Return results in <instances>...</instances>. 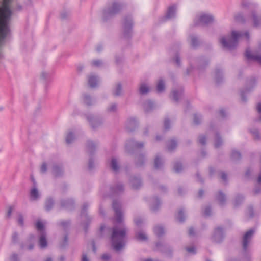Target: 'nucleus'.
<instances>
[{
  "mask_svg": "<svg viewBox=\"0 0 261 261\" xmlns=\"http://www.w3.org/2000/svg\"><path fill=\"white\" fill-rule=\"evenodd\" d=\"M127 230L123 226L114 227L113 229L111 237L112 245L116 250H120L124 245V239L126 234Z\"/></svg>",
  "mask_w": 261,
  "mask_h": 261,
  "instance_id": "f257e3e1",
  "label": "nucleus"
},
{
  "mask_svg": "<svg viewBox=\"0 0 261 261\" xmlns=\"http://www.w3.org/2000/svg\"><path fill=\"white\" fill-rule=\"evenodd\" d=\"M242 34L240 32L232 31L230 36L227 39L225 37L221 38L220 42L224 47L230 49L236 46L238 41L242 37Z\"/></svg>",
  "mask_w": 261,
  "mask_h": 261,
  "instance_id": "f03ea898",
  "label": "nucleus"
},
{
  "mask_svg": "<svg viewBox=\"0 0 261 261\" xmlns=\"http://www.w3.org/2000/svg\"><path fill=\"white\" fill-rule=\"evenodd\" d=\"M214 18L212 15L207 14H201L196 20V24H206L213 21Z\"/></svg>",
  "mask_w": 261,
  "mask_h": 261,
  "instance_id": "7ed1b4c3",
  "label": "nucleus"
},
{
  "mask_svg": "<svg viewBox=\"0 0 261 261\" xmlns=\"http://www.w3.org/2000/svg\"><path fill=\"white\" fill-rule=\"evenodd\" d=\"M254 233V230H250L246 232L243 237V248L245 251L247 249L249 244Z\"/></svg>",
  "mask_w": 261,
  "mask_h": 261,
  "instance_id": "20e7f679",
  "label": "nucleus"
},
{
  "mask_svg": "<svg viewBox=\"0 0 261 261\" xmlns=\"http://www.w3.org/2000/svg\"><path fill=\"white\" fill-rule=\"evenodd\" d=\"M120 5L116 3H114L112 7L107 11H105V15H113L117 13L120 10Z\"/></svg>",
  "mask_w": 261,
  "mask_h": 261,
  "instance_id": "39448f33",
  "label": "nucleus"
},
{
  "mask_svg": "<svg viewBox=\"0 0 261 261\" xmlns=\"http://www.w3.org/2000/svg\"><path fill=\"white\" fill-rule=\"evenodd\" d=\"M113 207L115 210L116 220L118 222H121L122 220L121 213L119 208V204L117 202H114Z\"/></svg>",
  "mask_w": 261,
  "mask_h": 261,
  "instance_id": "423d86ee",
  "label": "nucleus"
},
{
  "mask_svg": "<svg viewBox=\"0 0 261 261\" xmlns=\"http://www.w3.org/2000/svg\"><path fill=\"white\" fill-rule=\"evenodd\" d=\"M98 82L96 76L94 74H90L88 76V84L91 87H94Z\"/></svg>",
  "mask_w": 261,
  "mask_h": 261,
  "instance_id": "0eeeda50",
  "label": "nucleus"
},
{
  "mask_svg": "<svg viewBox=\"0 0 261 261\" xmlns=\"http://www.w3.org/2000/svg\"><path fill=\"white\" fill-rule=\"evenodd\" d=\"M130 185L133 188L135 189H138L141 186L140 180L136 177H133L130 179Z\"/></svg>",
  "mask_w": 261,
  "mask_h": 261,
  "instance_id": "6e6552de",
  "label": "nucleus"
},
{
  "mask_svg": "<svg viewBox=\"0 0 261 261\" xmlns=\"http://www.w3.org/2000/svg\"><path fill=\"white\" fill-rule=\"evenodd\" d=\"M175 11L176 7L175 6L169 7L167 14L166 15V17L167 19H170L173 17L175 15Z\"/></svg>",
  "mask_w": 261,
  "mask_h": 261,
  "instance_id": "1a4fd4ad",
  "label": "nucleus"
},
{
  "mask_svg": "<svg viewBox=\"0 0 261 261\" xmlns=\"http://www.w3.org/2000/svg\"><path fill=\"white\" fill-rule=\"evenodd\" d=\"M38 191L36 188H33L30 192V197L32 200H36L39 198Z\"/></svg>",
  "mask_w": 261,
  "mask_h": 261,
  "instance_id": "9d476101",
  "label": "nucleus"
},
{
  "mask_svg": "<svg viewBox=\"0 0 261 261\" xmlns=\"http://www.w3.org/2000/svg\"><path fill=\"white\" fill-rule=\"evenodd\" d=\"M214 239L216 242L220 241L222 238V232L220 228H217L214 233Z\"/></svg>",
  "mask_w": 261,
  "mask_h": 261,
  "instance_id": "9b49d317",
  "label": "nucleus"
},
{
  "mask_svg": "<svg viewBox=\"0 0 261 261\" xmlns=\"http://www.w3.org/2000/svg\"><path fill=\"white\" fill-rule=\"evenodd\" d=\"M39 245L41 248H45L47 246V241L44 233L41 234L40 237Z\"/></svg>",
  "mask_w": 261,
  "mask_h": 261,
  "instance_id": "f8f14e48",
  "label": "nucleus"
},
{
  "mask_svg": "<svg viewBox=\"0 0 261 261\" xmlns=\"http://www.w3.org/2000/svg\"><path fill=\"white\" fill-rule=\"evenodd\" d=\"M149 91L148 87L145 84H141L139 88V92L141 94H145Z\"/></svg>",
  "mask_w": 261,
  "mask_h": 261,
  "instance_id": "ddd939ff",
  "label": "nucleus"
},
{
  "mask_svg": "<svg viewBox=\"0 0 261 261\" xmlns=\"http://www.w3.org/2000/svg\"><path fill=\"white\" fill-rule=\"evenodd\" d=\"M93 127H95L101 124L100 121L97 118L92 117L91 119L88 118Z\"/></svg>",
  "mask_w": 261,
  "mask_h": 261,
  "instance_id": "4468645a",
  "label": "nucleus"
},
{
  "mask_svg": "<svg viewBox=\"0 0 261 261\" xmlns=\"http://www.w3.org/2000/svg\"><path fill=\"white\" fill-rule=\"evenodd\" d=\"M111 166L114 171H117L119 169L118 162L115 158H112L111 162Z\"/></svg>",
  "mask_w": 261,
  "mask_h": 261,
  "instance_id": "2eb2a0df",
  "label": "nucleus"
},
{
  "mask_svg": "<svg viewBox=\"0 0 261 261\" xmlns=\"http://www.w3.org/2000/svg\"><path fill=\"white\" fill-rule=\"evenodd\" d=\"M246 56L249 59L254 58L259 63L261 64V56H257L255 57L252 56L250 53L249 51L247 50L246 51Z\"/></svg>",
  "mask_w": 261,
  "mask_h": 261,
  "instance_id": "dca6fc26",
  "label": "nucleus"
},
{
  "mask_svg": "<svg viewBox=\"0 0 261 261\" xmlns=\"http://www.w3.org/2000/svg\"><path fill=\"white\" fill-rule=\"evenodd\" d=\"M53 174L55 176H58L62 173L61 169L58 166H55L53 168Z\"/></svg>",
  "mask_w": 261,
  "mask_h": 261,
  "instance_id": "f3484780",
  "label": "nucleus"
},
{
  "mask_svg": "<svg viewBox=\"0 0 261 261\" xmlns=\"http://www.w3.org/2000/svg\"><path fill=\"white\" fill-rule=\"evenodd\" d=\"M165 89L164 83L162 80H160L157 84V90L159 92H162Z\"/></svg>",
  "mask_w": 261,
  "mask_h": 261,
  "instance_id": "a211bd4d",
  "label": "nucleus"
},
{
  "mask_svg": "<svg viewBox=\"0 0 261 261\" xmlns=\"http://www.w3.org/2000/svg\"><path fill=\"white\" fill-rule=\"evenodd\" d=\"M54 202L51 199H48L45 202V208L46 210H50L53 206Z\"/></svg>",
  "mask_w": 261,
  "mask_h": 261,
  "instance_id": "6ab92c4d",
  "label": "nucleus"
},
{
  "mask_svg": "<svg viewBox=\"0 0 261 261\" xmlns=\"http://www.w3.org/2000/svg\"><path fill=\"white\" fill-rule=\"evenodd\" d=\"M136 237L138 240L140 241L146 240L147 238L146 235L142 232H140L136 234Z\"/></svg>",
  "mask_w": 261,
  "mask_h": 261,
  "instance_id": "aec40b11",
  "label": "nucleus"
},
{
  "mask_svg": "<svg viewBox=\"0 0 261 261\" xmlns=\"http://www.w3.org/2000/svg\"><path fill=\"white\" fill-rule=\"evenodd\" d=\"M154 232L156 235L160 236L164 233V229L162 227L157 226L154 228Z\"/></svg>",
  "mask_w": 261,
  "mask_h": 261,
  "instance_id": "412c9836",
  "label": "nucleus"
},
{
  "mask_svg": "<svg viewBox=\"0 0 261 261\" xmlns=\"http://www.w3.org/2000/svg\"><path fill=\"white\" fill-rule=\"evenodd\" d=\"M74 139V136L72 133L69 132L68 133L67 136L66 137V142L68 144H70L72 142L73 140Z\"/></svg>",
  "mask_w": 261,
  "mask_h": 261,
  "instance_id": "4be33fe9",
  "label": "nucleus"
},
{
  "mask_svg": "<svg viewBox=\"0 0 261 261\" xmlns=\"http://www.w3.org/2000/svg\"><path fill=\"white\" fill-rule=\"evenodd\" d=\"M84 102L88 106H90L92 104V100L91 97L87 94L84 95Z\"/></svg>",
  "mask_w": 261,
  "mask_h": 261,
  "instance_id": "5701e85b",
  "label": "nucleus"
},
{
  "mask_svg": "<svg viewBox=\"0 0 261 261\" xmlns=\"http://www.w3.org/2000/svg\"><path fill=\"white\" fill-rule=\"evenodd\" d=\"M121 85L119 84H117L114 92V94L116 96H119L121 93Z\"/></svg>",
  "mask_w": 261,
  "mask_h": 261,
  "instance_id": "b1692460",
  "label": "nucleus"
},
{
  "mask_svg": "<svg viewBox=\"0 0 261 261\" xmlns=\"http://www.w3.org/2000/svg\"><path fill=\"white\" fill-rule=\"evenodd\" d=\"M218 199L220 204H222L224 203V202L225 201L224 195L222 193L219 192L218 196Z\"/></svg>",
  "mask_w": 261,
  "mask_h": 261,
  "instance_id": "393cba45",
  "label": "nucleus"
},
{
  "mask_svg": "<svg viewBox=\"0 0 261 261\" xmlns=\"http://www.w3.org/2000/svg\"><path fill=\"white\" fill-rule=\"evenodd\" d=\"M36 227L38 230H43L44 229V225L42 222L38 221L36 223Z\"/></svg>",
  "mask_w": 261,
  "mask_h": 261,
  "instance_id": "a878e982",
  "label": "nucleus"
},
{
  "mask_svg": "<svg viewBox=\"0 0 261 261\" xmlns=\"http://www.w3.org/2000/svg\"><path fill=\"white\" fill-rule=\"evenodd\" d=\"M91 64L95 67H99L102 64V62L98 60H94L92 62Z\"/></svg>",
  "mask_w": 261,
  "mask_h": 261,
  "instance_id": "bb28decb",
  "label": "nucleus"
},
{
  "mask_svg": "<svg viewBox=\"0 0 261 261\" xmlns=\"http://www.w3.org/2000/svg\"><path fill=\"white\" fill-rule=\"evenodd\" d=\"M162 162L161 160L158 158L156 157L154 161V166L156 168H158L160 167V165H161Z\"/></svg>",
  "mask_w": 261,
  "mask_h": 261,
  "instance_id": "cd10ccee",
  "label": "nucleus"
},
{
  "mask_svg": "<svg viewBox=\"0 0 261 261\" xmlns=\"http://www.w3.org/2000/svg\"><path fill=\"white\" fill-rule=\"evenodd\" d=\"M136 125V123L135 121H130L128 124H127V128L129 130H132V126H135Z\"/></svg>",
  "mask_w": 261,
  "mask_h": 261,
  "instance_id": "c85d7f7f",
  "label": "nucleus"
},
{
  "mask_svg": "<svg viewBox=\"0 0 261 261\" xmlns=\"http://www.w3.org/2000/svg\"><path fill=\"white\" fill-rule=\"evenodd\" d=\"M182 169L180 164L177 163L174 165V170L176 172H179Z\"/></svg>",
  "mask_w": 261,
  "mask_h": 261,
  "instance_id": "c756f323",
  "label": "nucleus"
},
{
  "mask_svg": "<svg viewBox=\"0 0 261 261\" xmlns=\"http://www.w3.org/2000/svg\"><path fill=\"white\" fill-rule=\"evenodd\" d=\"M176 144L175 142L173 140H171L170 142V144L168 146L169 150H172L176 147Z\"/></svg>",
  "mask_w": 261,
  "mask_h": 261,
  "instance_id": "7c9ffc66",
  "label": "nucleus"
},
{
  "mask_svg": "<svg viewBox=\"0 0 261 261\" xmlns=\"http://www.w3.org/2000/svg\"><path fill=\"white\" fill-rule=\"evenodd\" d=\"M18 224L20 225L23 226V218L22 215H21V214L19 215V216H18Z\"/></svg>",
  "mask_w": 261,
  "mask_h": 261,
  "instance_id": "2f4dec72",
  "label": "nucleus"
},
{
  "mask_svg": "<svg viewBox=\"0 0 261 261\" xmlns=\"http://www.w3.org/2000/svg\"><path fill=\"white\" fill-rule=\"evenodd\" d=\"M197 44V40L194 37H191V45L193 47H195Z\"/></svg>",
  "mask_w": 261,
  "mask_h": 261,
  "instance_id": "473e14b6",
  "label": "nucleus"
},
{
  "mask_svg": "<svg viewBox=\"0 0 261 261\" xmlns=\"http://www.w3.org/2000/svg\"><path fill=\"white\" fill-rule=\"evenodd\" d=\"M94 146V144L92 142H89L88 143L87 147H88V149L89 151H91L92 150Z\"/></svg>",
  "mask_w": 261,
  "mask_h": 261,
  "instance_id": "72a5a7b5",
  "label": "nucleus"
},
{
  "mask_svg": "<svg viewBox=\"0 0 261 261\" xmlns=\"http://www.w3.org/2000/svg\"><path fill=\"white\" fill-rule=\"evenodd\" d=\"M47 170V165L45 163L42 164L41 167V171L42 172L44 173Z\"/></svg>",
  "mask_w": 261,
  "mask_h": 261,
  "instance_id": "f704fd0d",
  "label": "nucleus"
},
{
  "mask_svg": "<svg viewBox=\"0 0 261 261\" xmlns=\"http://www.w3.org/2000/svg\"><path fill=\"white\" fill-rule=\"evenodd\" d=\"M142 159H143V157L142 156H138L137 158V159H136V162H137V164L138 165H142Z\"/></svg>",
  "mask_w": 261,
  "mask_h": 261,
  "instance_id": "c9c22d12",
  "label": "nucleus"
},
{
  "mask_svg": "<svg viewBox=\"0 0 261 261\" xmlns=\"http://www.w3.org/2000/svg\"><path fill=\"white\" fill-rule=\"evenodd\" d=\"M205 142H206V139H205V137L204 136H200L199 137V142L204 145L205 144Z\"/></svg>",
  "mask_w": 261,
  "mask_h": 261,
  "instance_id": "e433bc0d",
  "label": "nucleus"
},
{
  "mask_svg": "<svg viewBox=\"0 0 261 261\" xmlns=\"http://www.w3.org/2000/svg\"><path fill=\"white\" fill-rule=\"evenodd\" d=\"M117 109V106L116 105H111L110 108H109V111L111 112H114Z\"/></svg>",
  "mask_w": 261,
  "mask_h": 261,
  "instance_id": "4c0bfd02",
  "label": "nucleus"
},
{
  "mask_svg": "<svg viewBox=\"0 0 261 261\" xmlns=\"http://www.w3.org/2000/svg\"><path fill=\"white\" fill-rule=\"evenodd\" d=\"M71 204V202L70 201H65L62 203L63 206L66 207H69V205Z\"/></svg>",
  "mask_w": 261,
  "mask_h": 261,
  "instance_id": "58836bf2",
  "label": "nucleus"
},
{
  "mask_svg": "<svg viewBox=\"0 0 261 261\" xmlns=\"http://www.w3.org/2000/svg\"><path fill=\"white\" fill-rule=\"evenodd\" d=\"M240 156V154L237 151H235L232 153V158L234 159L239 158Z\"/></svg>",
  "mask_w": 261,
  "mask_h": 261,
  "instance_id": "ea45409f",
  "label": "nucleus"
},
{
  "mask_svg": "<svg viewBox=\"0 0 261 261\" xmlns=\"http://www.w3.org/2000/svg\"><path fill=\"white\" fill-rule=\"evenodd\" d=\"M204 214L206 216H208L210 215V209L209 207L205 208V209L204 210Z\"/></svg>",
  "mask_w": 261,
  "mask_h": 261,
  "instance_id": "a19ab883",
  "label": "nucleus"
},
{
  "mask_svg": "<svg viewBox=\"0 0 261 261\" xmlns=\"http://www.w3.org/2000/svg\"><path fill=\"white\" fill-rule=\"evenodd\" d=\"M18 235L16 233H14L12 237V240L13 242L15 243L18 240Z\"/></svg>",
  "mask_w": 261,
  "mask_h": 261,
  "instance_id": "79ce46f5",
  "label": "nucleus"
},
{
  "mask_svg": "<svg viewBox=\"0 0 261 261\" xmlns=\"http://www.w3.org/2000/svg\"><path fill=\"white\" fill-rule=\"evenodd\" d=\"M182 215H183V214H182V212L180 211L178 214V219H179V220L180 221H183Z\"/></svg>",
  "mask_w": 261,
  "mask_h": 261,
  "instance_id": "37998d69",
  "label": "nucleus"
},
{
  "mask_svg": "<svg viewBox=\"0 0 261 261\" xmlns=\"http://www.w3.org/2000/svg\"><path fill=\"white\" fill-rule=\"evenodd\" d=\"M18 260V256L16 254H13L11 258V261H17Z\"/></svg>",
  "mask_w": 261,
  "mask_h": 261,
  "instance_id": "c03bdc74",
  "label": "nucleus"
},
{
  "mask_svg": "<svg viewBox=\"0 0 261 261\" xmlns=\"http://www.w3.org/2000/svg\"><path fill=\"white\" fill-rule=\"evenodd\" d=\"M173 99L175 100H178V97H177V93L175 91H174L173 92Z\"/></svg>",
  "mask_w": 261,
  "mask_h": 261,
  "instance_id": "a18cd8bd",
  "label": "nucleus"
},
{
  "mask_svg": "<svg viewBox=\"0 0 261 261\" xmlns=\"http://www.w3.org/2000/svg\"><path fill=\"white\" fill-rule=\"evenodd\" d=\"M200 121V119L196 115L194 116V122L195 124H198Z\"/></svg>",
  "mask_w": 261,
  "mask_h": 261,
  "instance_id": "49530a36",
  "label": "nucleus"
},
{
  "mask_svg": "<svg viewBox=\"0 0 261 261\" xmlns=\"http://www.w3.org/2000/svg\"><path fill=\"white\" fill-rule=\"evenodd\" d=\"M13 211V207H10L8 209V211L7 213V216L9 217L11 216V213Z\"/></svg>",
  "mask_w": 261,
  "mask_h": 261,
  "instance_id": "de8ad7c7",
  "label": "nucleus"
},
{
  "mask_svg": "<svg viewBox=\"0 0 261 261\" xmlns=\"http://www.w3.org/2000/svg\"><path fill=\"white\" fill-rule=\"evenodd\" d=\"M34 247V244L33 243H30L28 247H27V249H29V250H31Z\"/></svg>",
  "mask_w": 261,
  "mask_h": 261,
  "instance_id": "09e8293b",
  "label": "nucleus"
},
{
  "mask_svg": "<svg viewBox=\"0 0 261 261\" xmlns=\"http://www.w3.org/2000/svg\"><path fill=\"white\" fill-rule=\"evenodd\" d=\"M143 144L142 143H136L135 144V147H136V148H140V147H143Z\"/></svg>",
  "mask_w": 261,
  "mask_h": 261,
  "instance_id": "8fccbe9b",
  "label": "nucleus"
},
{
  "mask_svg": "<svg viewBox=\"0 0 261 261\" xmlns=\"http://www.w3.org/2000/svg\"><path fill=\"white\" fill-rule=\"evenodd\" d=\"M102 259H104V260H107V259H108L109 258H110V256L107 255V254H103L102 257H101Z\"/></svg>",
  "mask_w": 261,
  "mask_h": 261,
  "instance_id": "3c124183",
  "label": "nucleus"
},
{
  "mask_svg": "<svg viewBox=\"0 0 261 261\" xmlns=\"http://www.w3.org/2000/svg\"><path fill=\"white\" fill-rule=\"evenodd\" d=\"M187 250L189 252H194V247L187 248Z\"/></svg>",
  "mask_w": 261,
  "mask_h": 261,
  "instance_id": "603ef678",
  "label": "nucleus"
},
{
  "mask_svg": "<svg viewBox=\"0 0 261 261\" xmlns=\"http://www.w3.org/2000/svg\"><path fill=\"white\" fill-rule=\"evenodd\" d=\"M84 67L83 65H79L78 67H77V70L80 71V72H81L83 69H84Z\"/></svg>",
  "mask_w": 261,
  "mask_h": 261,
  "instance_id": "864d4df0",
  "label": "nucleus"
},
{
  "mask_svg": "<svg viewBox=\"0 0 261 261\" xmlns=\"http://www.w3.org/2000/svg\"><path fill=\"white\" fill-rule=\"evenodd\" d=\"M189 234L191 236L194 234V230L192 228H190L189 230Z\"/></svg>",
  "mask_w": 261,
  "mask_h": 261,
  "instance_id": "5fc2aeb1",
  "label": "nucleus"
},
{
  "mask_svg": "<svg viewBox=\"0 0 261 261\" xmlns=\"http://www.w3.org/2000/svg\"><path fill=\"white\" fill-rule=\"evenodd\" d=\"M257 110L258 112H261V103L258 104L257 106Z\"/></svg>",
  "mask_w": 261,
  "mask_h": 261,
  "instance_id": "6e6d98bb",
  "label": "nucleus"
},
{
  "mask_svg": "<svg viewBox=\"0 0 261 261\" xmlns=\"http://www.w3.org/2000/svg\"><path fill=\"white\" fill-rule=\"evenodd\" d=\"M168 123H169V121H168V120H166L165 121V124H164V125H165V127L166 129L168 128Z\"/></svg>",
  "mask_w": 261,
  "mask_h": 261,
  "instance_id": "4d7b16f0",
  "label": "nucleus"
},
{
  "mask_svg": "<svg viewBox=\"0 0 261 261\" xmlns=\"http://www.w3.org/2000/svg\"><path fill=\"white\" fill-rule=\"evenodd\" d=\"M135 223H136L137 225H138L142 223V220H141V219H139V220L136 219L135 220Z\"/></svg>",
  "mask_w": 261,
  "mask_h": 261,
  "instance_id": "13d9d810",
  "label": "nucleus"
},
{
  "mask_svg": "<svg viewBox=\"0 0 261 261\" xmlns=\"http://www.w3.org/2000/svg\"><path fill=\"white\" fill-rule=\"evenodd\" d=\"M82 260L83 261H88V259L86 255H83Z\"/></svg>",
  "mask_w": 261,
  "mask_h": 261,
  "instance_id": "bf43d9fd",
  "label": "nucleus"
},
{
  "mask_svg": "<svg viewBox=\"0 0 261 261\" xmlns=\"http://www.w3.org/2000/svg\"><path fill=\"white\" fill-rule=\"evenodd\" d=\"M118 190H117L118 191H120L123 190V186H122V185H118Z\"/></svg>",
  "mask_w": 261,
  "mask_h": 261,
  "instance_id": "052dcab7",
  "label": "nucleus"
},
{
  "mask_svg": "<svg viewBox=\"0 0 261 261\" xmlns=\"http://www.w3.org/2000/svg\"><path fill=\"white\" fill-rule=\"evenodd\" d=\"M221 178H222L223 180H226V175H225L224 173H222V175H221Z\"/></svg>",
  "mask_w": 261,
  "mask_h": 261,
  "instance_id": "680f3d73",
  "label": "nucleus"
},
{
  "mask_svg": "<svg viewBox=\"0 0 261 261\" xmlns=\"http://www.w3.org/2000/svg\"><path fill=\"white\" fill-rule=\"evenodd\" d=\"M245 36L246 38L247 39H249V34L247 32H246L245 34Z\"/></svg>",
  "mask_w": 261,
  "mask_h": 261,
  "instance_id": "e2e57ef3",
  "label": "nucleus"
},
{
  "mask_svg": "<svg viewBox=\"0 0 261 261\" xmlns=\"http://www.w3.org/2000/svg\"><path fill=\"white\" fill-rule=\"evenodd\" d=\"M254 135H255V136L256 137H257H257H258V132H257V131H256V132H255L254 133Z\"/></svg>",
  "mask_w": 261,
  "mask_h": 261,
  "instance_id": "0e129e2a",
  "label": "nucleus"
},
{
  "mask_svg": "<svg viewBox=\"0 0 261 261\" xmlns=\"http://www.w3.org/2000/svg\"><path fill=\"white\" fill-rule=\"evenodd\" d=\"M241 17V16L240 15H238V16H236V19L237 20H239V17Z\"/></svg>",
  "mask_w": 261,
  "mask_h": 261,
  "instance_id": "69168bd1",
  "label": "nucleus"
},
{
  "mask_svg": "<svg viewBox=\"0 0 261 261\" xmlns=\"http://www.w3.org/2000/svg\"><path fill=\"white\" fill-rule=\"evenodd\" d=\"M258 182H261V174L258 177Z\"/></svg>",
  "mask_w": 261,
  "mask_h": 261,
  "instance_id": "338daca9",
  "label": "nucleus"
},
{
  "mask_svg": "<svg viewBox=\"0 0 261 261\" xmlns=\"http://www.w3.org/2000/svg\"><path fill=\"white\" fill-rule=\"evenodd\" d=\"M202 192H202V190L199 191V196H200V197H201V196H202Z\"/></svg>",
  "mask_w": 261,
  "mask_h": 261,
  "instance_id": "774afa93",
  "label": "nucleus"
}]
</instances>
